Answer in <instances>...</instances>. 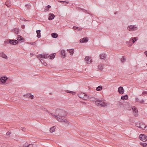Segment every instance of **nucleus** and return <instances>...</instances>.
I'll list each match as a JSON object with an SVG mask.
<instances>
[{
    "instance_id": "16",
    "label": "nucleus",
    "mask_w": 147,
    "mask_h": 147,
    "mask_svg": "<svg viewBox=\"0 0 147 147\" xmlns=\"http://www.w3.org/2000/svg\"><path fill=\"white\" fill-rule=\"evenodd\" d=\"M55 17V16L54 14L53 13H50L49 14L48 20H52Z\"/></svg>"
},
{
    "instance_id": "53",
    "label": "nucleus",
    "mask_w": 147,
    "mask_h": 147,
    "mask_svg": "<svg viewBox=\"0 0 147 147\" xmlns=\"http://www.w3.org/2000/svg\"><path fill=\"white\" fill-rule=\"evenodd\" d=\"M144 54L146 55V56L147 57V51H146L144 52Z\"/></svg>"
},
{
    "instance_id": "51",
    "label": "nucleus",
    "mask_w": 147,
    "mask_h": 147,
    "mask_svg": "<svg viewBox=\"0 0 147 147\" xmlns=\"http://www.w3.org/2000/svg\"><path fill=\"white\" fill-rule=\"evenodd\" d=\"M144 102V100L143 99H142L141 101L140 100L139 102L140 103H142Z\"/></svg>"
},
{
    "instance_id": "5",
    "label": "nucleus",
    "mask_w": 147,
    "mask_h": 147,
    "mask_svg": "<svg viewBox=\"0 0 147 147\" xmlns=\"http://www.w3.org/2000/svg\"><path fill=\"white\" fill-rule=\"evenodd\" d=\"M137 28L135 25L128 26L127 28V30L129 31H134L137 30Z\"/></svg>"
},
{
    "instance_id": "42",
    "label": "nucleus",
    "mask_w": 147,
    "mask_h": 147,
    "mask_svg": "<svg viewBox=\"0 0 147 147\" xmlns=\"http://www.w3.org/2000/svg\"><path fill=\"white\" fill-rule=\"evenodd\" d=\"M26 7L28 9H29L30 7V5L29 4L25 5Z\"/></svg>"
},
{
    "instance_id": "55",
    "label": "nucleus",
    "mask_w": 147,
    "mask_h": 147,
    "mask_svg": "<svg viewBox=\"0 0 147 147\" xmlns=\"http://www.w3.org/2000/svg\"><path fill=\"white\" fill-rule=\"evenodd\" d=\"M144 128H146V129L147 130V125H146V126H145L144 127Z\"/></svg>"
},
{
    "instance_id": "22",
    "label": "nucleus",
    "mask_w": 147,
    "mask_h": 147,
    "mask_svg": "<svg viewBox=\"0 0 147 147\" xmlns=\"http://www.w3.org/2000/svg\"><path fill=\"white\" fill-rule=\"evenodd\" d=\"M67 51L70 53V55L71 56L73 55L74 52V49H67Z\"/></svg>"
},
{
    "instance_id": "9",
    "label": "nucleus",
    "mask_w": 147,
    "mask_h": 147,
    "mask_svg": "<svg viewBox=\"0 0 147 147\" xmlns=\"http://www.w3.org/2000/svg\"><path fill=\"white\" fill-rule=\"evenodd\" d=\"M7 79L8 78L7 77L3 76L0 79V81L2 83L4 84L6 82Z\"/></svg>"
},
{
    "instance_id": "27",
    "label": "nucleus",
    "mask_w": 147,
    "mask_h": 147,
    "mask_svg": "<svg viewBox=\"0 0 147 147\" xmlns=\"http://www.w3.org/2000/svg\"><path fill=\"white\" fill-rule=\"evenodd\" d=\"M52 37L54 38H56L58 36L57 34L56 33H52L51 34Z\"/></svg>"
},
{
    "instance_id": "38",
    "label": "nucleus",
    "mask_w": 147,
    "mask_h": 147,
    "mask_svg": "<svg viewBox=\"0 0 147 147\" xmlns=\"http://www.w3.org/2000/svg\"><path fill=\"white\" fill-rule=\"evenodd\" d=\"M125 58L124 57V56H122V58H121V61L123 63V62L125 61Z\"/></svg>"
},
{
    "instance_id": "12",
    "label": "nucleus",
    "mask_w": 147,
    "mask_h": 147,
    "mask_svg": "<svg viewBox=\"0 0 147 147\" xmlns=\"http://www.w3.org/2000/svg\"><path fill=\"white\" fill-rule=\"evenodd\" d=\"M85 59L87 63H90L92 62V59L89 57H86Z\"/></svg>"
},
{
    "instance_id": "36",
    "label": "nucleus",
    "mask_w": 147,
    "mask_h": 147,
    "mask_svg": "<svg viewBox=\"0 0 147 147\" xmlns=\"http://www.w3.org/2000/svg\"><path fill=\"white\" fill-rule=\"evenodd\" d=\"M140 145H142L143 147H147V144L146 143H142L140 142Z\"/></svg>"
},
{
    "instance_id": "39",
    "label": "nucleus",
    "mask_w": 147,
    "mask_h": 147,
    "mask_svg": "<svg viewBox=\"0 0 147 147\" xmlns=\"http://www.w3.org/2000/svg\"><path fill=\"white\" fill-rule=\"evenodd\" d=\"M41 109L42 110L44 111H46L48 113H49V112L47 110V109L45 108L42 107L41 108Z\"/></svg>"
},
{
    "instance_id": "14",
    "label": "nucleus",
    "mask_w": 147,
    "mask_h": 147,
    "mask_svg": "<svg viewBox=\"0 0 147 147\" xmlns=\"http://www.w3.org/2000/svg\"><path fill=\"white\" fill-rule=\"evenodd\" d=\"M22 147H37L36 145L34 144H29L27 145L26 144V143Z\"/></svg>"
},
{
    "instance_id": "35",
    "label": "nucleus",
    "mask_w": 147,
    "mask_h": 147,
    "mask_svg": "<svg viewBox=\"0 0 147 147\" xmlns=\"http://www.w3.org/2000/svg\"><path fill=\"white\" fill-rule=\"evenodd\" d=\"M126 44H127V45H128V47H130L132 45V44L131 43V42L130 41V40H129V42L127 41L126 42Z\"/></svg>"
},
{
    "instance_id": "46",
    "label": "nucleus",
    "mask_w": 147,
    "mask_h": 147,
    "mask_svg": "<svg viewBox=\"0 0 147 147\" xmlns=\"http://www.w3.org/2000/svg\"><path fill=\"white\" fill-rule=\"evenodd\" d=\"M90 96H89V98H90V100H94L95 99V98L93 97H90Z\"/></svg>"
},
{
    "instance_id": "1",
    "label": "nucleus",
    "mask_w": 147,
    "mask_h": 147,
    "mask_svg": "<svg viewBox=\"0 0 147 147\" xmlns=\"http://www.w3.org/2000/svg\"><path fill=\"white\" fill-rule=\"evenodd\" d=\"M55 113L57 116L61 118L65 117L67 115L65 111L61 109H57L55 110Z\"/></svg>"
},
{
    "instance_id": "21",
    "label": "nucleus",
    "mask_w": 147,
    "mask_h": 147,
    "mask_svg": "<svg viewBox=\"0 0 147 147\" xmlns=\"http://www.w3.org/2000/svg\"><path fill=\"white\" fill-rule=\"evenodd\" d=\"M17 39L18 41H21L24 40V38L20 35H18L17 37Z\"/></svg>"
},
{
    "instance_id": "18",
    "label": "nucleus",
    "mask_w": 147,
    "mask_h": 147,
    "mask_svg": "<svg viewBox=\"0 0 147 147\" xmlns=\"http://www.w3.org/2000/svg\"><path fill=\"white\" fill-rule=\"evenodd\" d=\"M55 55L56 53H55L53 54H51V55H49L48 56H47V57L50 59H53L55 57Z\"/></svg>"
},
{
    "instance_id": "44",
    "label": "nucleus",
    "mask_w": 147,
    "mask_h": 147,
    "mask_svg": "<svg viewBox=\"0 0 147 147\" xmlns=\"http://www.w3.org/2000/svg\"><path fill=\"white\" fill-rule=\"evenodd\" d=\"M11 134V132L10 131H8L6 134L7 135H9Z\"/></svg>"
},
{
    "instance_id": "43",
    "label": "nucleus",
    "mask_w": 147,
    "mask_h": 147,
    "mask_svg": "<svg viewBox=\"0 0 147 147\" xmlns=\"http://www.w3.org/2000/svg\"><path fill=\"white\" fill-rule=\"evenodd\" d=\"M29 98L31 99H33L34 98V96L32 95H31L30 94Z\"/></svg>"
},
{
    "instance_id": "3",
    "label": "nucleus",
    "mask_w": 147,
    "mask_h": 147,
    "mask_svg": "<svg viewBox=\"0 0 147 147\" xmlns=\"http://www.w3.org/2000/svg\"><path fill=\"white\" fill-rule=\"evenodd\" d=\"M78 95L80 98H84L85 100L89 99V95L88 94L81 93H78Z\"/></svg>"
},
{
    "instance_id": "20",
    "label": "nucleus",
    "mask_w": 147,
    "mask_h": 147,
    "mask_svg": "<svg viewBox=\"0 0 147 147\" xmlns=\"http://www.w3.org/2000/svg\"><path fill=\"white\" fill-rule=\"evenodd\" d=\"M137 38H138L137 37H132L129 40L134 43L137 40Z\"/></svg>"
},
{
    "instance_id": "40",
    "label": "nucleus",
    "mask_w": 147,
    "mask_h": 147,
    "mask_svg": "<svg viewBox=\"0 0 147 147\" xmlns=\"http://www.w3.org/2000/svg\"><path fill=\"white\" fill-rule=\"evenodd\" d=\"M30 95V94L28 93L24 95V96L26 98H29Z\"/></svg>"
},
{
    "instance_id": "17",
    "label": "nucleus",
    "mask_w": 147,
    "mask_h": 147,
    "mask_svg": "<svg viewBox=\"0 0 147 147\" xmlns=\"http://www.w3.org/2000/svg\"><path fill=\"white\" fill-rule=\"evenodd\" d=\"M61 55L62 57L64 58L66 56L65 51L63 50H62L61 52Z\"/></svg>"
},
{
    "instance_id": "28",
    "label": "nucleus",
    "mask_w": 147,
    "mask_h": 147,
    "mask_svg": "<svg viewBox=\"0 0 147 147\" xmlns=\"http://www.w3.org/2000/svg\"><path fill=\"white\" fill-rule=\"evenodd\" d=\"M73 28L76 30L81 31L82 30L81 28H80L79 27H76V26H74Z\"/></svg>"
},
{
    "instance_id": "8",
    "label": "nucleus",
    "mask_w": 147,
    "mask_h": 147,
    "mask_svg": "<svg viewBox=\"0 0 147 147\" xmlns=\"http://www.w3.org/2000/svg\"><path fill=\"white\" fill-rule=\"evenodd\" d=\"M133 113H134V115L137 117L138 116V110L136 107L134 106L132 107Z\"/></svg>"
},
{
    "instance_id": "4",
    "label": "nucleus",
    "mask_w": 147,
    "mask_h": 147,
    "mask_svg": "<svg viewBox=\"0 0 147 147\" xmlns=\"http://www.w3.org/2000/svg\"><path fill=\"white\" fill-rule=\"evenodd\" d=\"M95 103L98 106H101V107H105L107 106L106 104L101 100H96Z\"/></svg>"
},
{
    "instance_id": "60",
    "label": "nucleus",
    "mask_w": 147,
    "mask_h": 147,
    "mask_svg": "<svg viewBox=\"0 0 147 147\" xmlns=\"http://www.w3.org/2000/svg\"><path fill=\"white\" fill-rule=\"evenodd\" d=\"M63 4H65V5H66V4H65V3H63Z\"/></svg>"
},
{
    "instance_id": "37",
    "label": "nucleus",
    "mask_w": 147,
    "mask_h": 147,
    "mask_svg": "<svg viewBox=\"0 0 147 147\" xmlns=\"http://www.w3.org/2000/svg\"><path fill=\"white\" fill-rule=\"evenodd\" d=\"M54 127H52L50 128V131L51 133H53L55 131Z\"/></svg>"
},
{
    "instance_id": "32",
    "label": "nucleus",
    "mask_w": 147,
    "mask_h": 147,
    "mask_svg": "<svg viewBox=\"0 0 147 147\" xmlns=\"http://www.w3.org/2000/svg\"><path fill=\"white\" fill-rule=\"evenodd\" d=\"M102 89V87L101 86H99L96 88V90L98 91L101 90Z\"/></svg>"
},
{
    "instance_id": "50",
    "label": "nucleus",
    "mask_w": 147,
    "mask_h": 147,
    "mask_svg": "<svg viewBox=\"0 0 147 147\" xmlns=\"http://www.w3.org/2000/svg\"><path fill=\"white\" fill-rule=\"evenodd\" d=\"M59 2H63V3H66L67 4H68V3H69L68 2H67V1H59Z\"/></svg>"
},
{
    "instance_id": "13",
    "label": "nucleus",
    "mask_w": 147,
    "mask_h": 147,
    "mask_svg": "<svg viewBox=\"0 0 147 147\" xmlns=\"http://www.w3.org/2000/svg\"><path fill=\"white\" fill-rule=\"evenodd\" d=\"M48 55V54H47L45 55L39 54L37 56V57L38 58H39V57H40L42 59L47 58Z\"/></svg>"
},
{
    "instance_id": "59",
    "label": "nucleus",
    "mask_w": 147,
    "mask_h": 147,
    "mask_svg": "<svg viewBox=\"0 0 147 147\" xmlns=\"http://www.w3.org/2000/svg\"><path fill=\"white\" fill-rule=\"evenodd\" d=\"M139 125H141V123H140L139 124Z\"/></svg>"
},
{
    "instance_id": "25",
    "label": "nucleus",
    "mask_w": 147,
    "mask_h": 147,
    "mask_svg": "<svg viewBox=\"0 0 147 147\" xmlns=\"http://www.w3.org/2000/svg\"><path fill=\"white\" fill-rule=\"evenodd\" d=\"M104 65L102 64L98 65V68L100 71H102L103 69Z\"/></svg>"
},
{
    "instance_id": "45",
    "label": "nucleus",
    "mask_w": 147,
    "mask_h": 147,
    "mask_svg": "<svg viewBox=\"0 0 147 147\" xmlns=\"http://www.w3.org/2000/svg\"><path fill=\"white\" fill-rule=\"evenodd\" d=\"M142 94L144 95L145 94H147V91H144L142 93Z\"/></svg>"
},
{
    "instance_id": "7",
    "label": "nucleus",
    "mask_w": 147,
    "mask_h": 147,
    "mask_svg": "<svg viewBox=\"0 0 147 147\" xmlns=\"http://www.w3.org/2000/svg\"><path fill=\"white\" fill-rule=\"evenodd\" d=\"M139 138L140 140L144 142L146 141L147 140V136L143 134H141L139 135Z\"/></svg>"
},
{
    "instance_id": "48",
    "label": "nucleus",
    "mask_w": 147,
    "mask_h": 147,
    "mask_svg": "<svg viewBox=\"0 0 147 147\" xmlns=\"http://www.w3.org/2000/svg\"><path fill=\"white\" fill-rule=\"evenodd\" d=\"M135 100H136V102H140V100H139V99L138 98H135Z\"/></svg>"
},
{
    "instance_id": "41",
    "label": "nucleus",
    "mask_w": 147,
    "mask_h": 147,
    "mask_svg": "<svg viewBox=\"0 0 147 147\" xmlns=\"http://www.w3.org/2000/svg\"><path fill=\"white\" fill-rule=\"evenodd\" d=\"M36 41L33 42H27V43L29 44H31L32 45H35V44H36Z\"/></svg>"
},
{
    "instance_id": "6",
    "label": "nucleus",
    "mask_w": 147,
    "mask_h": 147,
    "mask_svg": "<svg viewBox=\"0 0 147 147\" xmlns=\"http://www.w3.org/2000/svg\"><path fill=\"white\" fill-rule=\"evenodd\" d=\"M49 113H50V114L52 116L54 117L59 121L61 122H66L65 121L64 119H63L60 117H59L57 116L55 114V115L54 114L50 112H49Z\"/></svg>"
},
{
    "instance_id": "56",
    "label": "nucleus",
    "mask_w": 147,
    "mask_h": 147,
    "mask_svg": "<svg viewBox=\"0 0 147 147\" xmlns=\"http://www.w3.org/2000/svg\"><path fill=\"white\" fill-rule=\"evenodd\" d=\"M117 13H118V12H117V11H116V12H115L114 13V14H117Z\"/></svg>"
},
{
    "instance_id": "26",
    "label": "nucleus",
    "mask_w": 147,
    "mask_h": 147,
    "mask_svg": "<svg viewBox=\"0 0 147 147\" xmlns=\"http://www.w3.org/2000/svg\"><path fill=\"white\" fill-rule=\"evenodd\" d=\"M121 99L123 100H127L128 99V96L127 94L124 96H121Z\"/></svg>"
},
{
    "instance_id": "11",
    "label": "nucleus",
    "mask_w": 147,
    "mask_h": 147,
    "mask_svg": "<svg viewBox=\"0 0 147 147\" xmlns=\"http://www.w3.org/2000/svg\"><path fill=\"white\" fill-rule=\"evenodd\" d=\"M118 92L120 94H123L124 92V90L122 87H119L118 88Z\"/></svg>"
},
{
    "instance_id": "61",
    "label": "nucleus",
    "mask_w": 147,
    "mask_h": 147,
    "mask_svg": "<svg viewBox=\"0 0 147 147\" xmlns=\"http://www.w3.org/2000/svg\"><path fill=\"white\" fill-rule=\"evenodd\" d=\"M63 4H65V5H66V4H65V3H63Z\"/></svg>"
},
{
    "instance_id": "58",
    "label": "nucleus",
    "mask_w": 147,
    "mask_h": 147,
    "mask_svg": "<svg viewBox=\"0 0 147 147\" xmlns=\"http://www.w3.org/2000/svg\"><path fill=\"white\" fill-rule=\"evenodd\" d=\"M23 19H24V21H25V20H26V19L24 18H23Z\"/></svg>"
},
{
    "instance_id": "23",
    "label": "nucleus",
    "mask_w": 147,
    "mask_h": 147,
    "mask_svg": "<svg viewBox=\"0 0 147 147\" xmlns=\"http://www.w3.org/2000/svg\"><path fill=\"white\" fill-rule=\"evenodd\" d=\"M11 1L10 0H7L5 3V5L8 7H9L11 6Z\"/></svg>"
},
{
    "instance_id": "15",
    "label": "nucleus",
    "mask_w": 147,
    "mask_h": 147,
    "mask_svg": "<svg viewBox=\"0 0 147 147\" xmlns=\"http://www.w3.org/2000/svg\"><path fill=\"white\" fill-rule=\"evenodd\" d=\"M0 57L6 59H8L7 56L3 52L0 53Z\"/></svg>"
},
{
    "instance_id": "57",
    "label": "nucleus",
    "mask_w": 147,
    "mask_h": 147,
    "mask_svg": "<svg viewBox=\"0 0 147 147\" xmlns=\"http://www.w3.org/2000/svg\"><path fill=\"white\" fill-rule=\"evenodd\" d=\"M138 126V127H139V128H142V127L141 126Z\"/></svg>"
},
{
    "instance_id": "49",
    "label": "nucleus",
    "mask_w": 147,
    "mask_h": 147,
    "mask_svg": "<svg viewBox=\"0 0 147 147\" xmlns=\"http://www.w3.org/2000/svg\"><path fill=\"white\" fill-rule=\"evenodd\" d=\"M39 60L42 64L44 62V60L42 59H40Z\"/></svg>"
},
{
    "instance_id": "29",
    "label": "nucleus",
    "mask_w": 147,
    "mask_h": 147,
    "mask_svg": "<svg viewBox=\"0 0 147 147\" xmlns=\"http://www.w3.org/2000/svg\"><path fill=\"white\" fill-rule=\"evenodd\" d=\"M106 57V55L105 54H102L100 55V57L101 59H105Z\"/></svg>"
},
{
    "instance_id": "47",
    "label": "nucleus",
    "mask_w": 147,
    "mask_h": 147,
    "mask_svg": "<svg viewBox=\"0 0 147 147\" xmlns=\"http://www.w3.org/2000/svg\"><path fill=\"white\" fill-rule=\"evenodd\" d=\"M22 130L23 131H25L26 130V129L24 127H22Z\"/></svg>"
},
{
    "instance_id": "31",
    "label": "nucleus",
    "mask_w": 147,
    "mask_h": 147,
    "mask_svg": "<svg viewBox=\"0 0 147 147\" xmlns=\"http://www.w3.org/2000/svg\"><path fill=\"white\" fill-rule=\"evenodd\" d=\"M0 147H9V146H7V145L6 144L0 143Z\"/></svg>"
},
{
    "instance_id": "19",
    "label": "nucleus",
    "mask_w": 147,
    "mask_h": 147,
    "mask_svg": "<svg viewBox=\"0 0 147 147\" xmlns=\"http://www.w3.org/2000/svg\"><path fill=\"white\" fill-rule=\"evenodd\" d=\"M19 29L18 28H15L12 30V31L15 34H18L19 33Z\"/></svg>"
},
{
    "instance_id": "34",
    "label": "nucleus",
    "mask_w": 147,
    "mask_h": 147,
    "mask_svg": "<svg viewBox=\"0 0 147 147\" xmlns=\"http://www.w3.org/2000/svg\"><path fill=\"white\" fill-rule=\"evenodd\" d=\"M65 91L67 92L71 93L73 95L75 94H76V92H73L72 91H70L68 90H66Z\"/></svg>"
},
{
    "instance_id": "10",
    "label": "nucleus",
    "mask_w": 147,
    "mask_h": 147,
    "mask_svg": "<svg viewBox=\"0 0 147 147\" xmlns=\"http://www.w3.org/2000/svg\"><path fill=\"white\" fill-rule=\"evenodd\" d=\"M88 40V38L87 37H84L81 39L80 40V42L81 43L86 42Z\"/></svg>"
},
{
    "instance_id": "2",
    "label": "nucleus",
    "mask_w": 147,
    "mask_h": 147,
    "mask_svg": "<svg viewBox=\"0 0 147 147\" xmlns=\"http://www.w3.org/2000/svg\"><path fill=\"white\" fill-rule=\"evenodd\" d=\"M18 42L16 40L14 39H8L6 41L4 42V45L6 46L7 44L8 43L11 45H15L18 44Z\"/></svg>"
},
{
    "instance_id": "52",
    "label": "nucleus",
    "mask_w": 147,
    "mask_h": 147,
    "mask_svg": "<svg viewBox=\"0 0 147 147\" xmlns=\"http://www.w3.org/2000/svg\"><path fill=\"white\" fill-rule=\"evenodd\" d=\"M43 65L45 66H47V63L45 62H44V63H42Z\"/></svg>"
},
{
    "instance_id": "24",
    "label": "nucleus",
    "mask_w": 147,
    "mask_h": 147,
    "mask_svg": "<svg viewBox=\"0 0 147 147\" xmlns=\"http://www.w3.org/2000/svg\"><path fill=\"white\" fill-rule=\"evenodd\" d=\"M40 31H41L40 30H38L36 31V32L37 34L36 36L38 38H40L41 36V35L40 34Z\"/></svg>"
},
{
    "instance_id": "54",
    "label": "nucleus",
    "mask_w": 147,
    "mask_h": 147,
    "mask_svg": "<svg viewBox=\"0 0 147 147\" xmlns=\"http://www.w3.org/2000/svg\"><path fill=\"white\" fill-rule=\"evenodd\" d=\"M34 55L32 53H30V55L31 56H33Z\"/></svg>"
},
{
    "instance_id": "30",
    "label": "nucleus",
    "mask_w": 147,
    "mask_h": 147,
    "mask_svg": "<svg viewBox=\"0 0 147 147\" xmlns=\"http://www.w3.org/2000/svg\"><path fill=\"white\" fill-rule=\"evenodd\" d=\"M51 7V6L49 5H48L44 9V11L45 12H46L47 11L49 10V8H50Z\"/></svg>"
},
{
    "instance_id": "33",
    "label": "nucleus",
    "mask_w": 147,
    "mask_h": 147,
    "mask_svg": "<svg viewBox=\"0 0 147 147\" xmlns=\"http://www.w3.org/2000/svg\"><path fill=\"white\" fill-rule=\"evenodd\" d=\"M78 9L79 10H82V11H83L84 12H87V13H88V14H90L89 13H88L87 12V11L86 10H85L84 9L81 8L80 7H79Z\"/></svg>"
}]
</instances>
